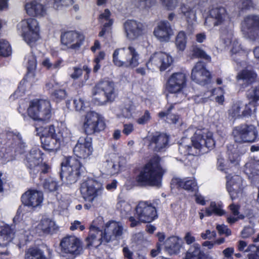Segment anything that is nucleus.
<instances>
[{
  "label": "nucleus",
  "instance_id": "obj_1",
  "mask_svg": "<svg viewBox=\"0 0 259 259\" xmlns=\"http://www.w3.org/2000/svg\"><path fill=\"white\" fill-rule=\"evenodd\" d=\"M189 141L188 138H183L179 145V152L184 156L197 155L198 150L200 151L204 148H211L214 145L212 133L206 130L197 129L195 131L191 140L193 147L187 144Z\"/></svg>",
  "mask_w": 259,
  "mask_h": 259
},
{
  "label": "nucleus",
  "instance_id": "obj_2",
  "mask_svg": "<svg viewBox=\"0 0 259 259\" xmlns=\"http://www.w3.org/2000/svg\"><path fill=\"white\" fill-rule=\"evenodd\" d=\"M42 136L41 141L44 149L49 151H55L70 141L72 134L65 126L55 129L53 125H50L44 128Z\"/></svg>",
  "mask_w": 259,
  "mask_h": 259
},
{
  "label": "nucleus",
  "instance_id": "obj_3",
  "mask_svg": "<svg viewBox=\"0 0 259 259\" xmlns=\"http://www.w3.org/2000/svg\"><path fill=\"white\" fill-rule=\"evenodd\" d=\"M103 190L102 184L92 179H87L81 183L80 192L85 201L84 205L85 209L89 210L102 205Z\"/></svg>",
  "mask_w": 259,
  "mask_h": 259
},
{
  "label": "nucleus",
  "instance_id": "obj_4",
  "mask_svg": "<svg viewBox=\"0 0 259 259\" xmlns=\"http://www.w3.org/2000/svg\"><path fill=\"white\" fill-rule=\"evenodd\" d=\"M163 174L160 158L155 156L142 168L137 177V181L141 185L159 187Z\"/></svg>",
  "mask_w": 259,
  "mask_h": 259
},
{
  "label": "nucleus",
  "instance_id": "obj_5",
  "mask_svg": "<svg viewBox=\"0 0 259 259\" xmlns=\"http://www.w3.org/2000/svg\"><path fill=\"white\" fill-rule=\"evenodd\" d=\"M140 54L133 45L116 49L113 54L114 64L119 67L135 68L140 64Z\"/></svg>",
  "mask_w": 259,
  "mask_h": 259
},
{
  "label": "nucleus",
  "instance_id": "obj_6",
  "mask_svg": "<svg viewBox=\"0 0 259 259\" xmlns=\"http://www.w3.org/2000/svg\"><path fill=\"white\" fill-rule=\"evenodd\" d=\"M135 217L130 216L128 218L131 227H136L141 223H150L157 218L156 209L149 201H140L135 207Z\"/></svg>",
  "mask_w": 259,
  "mask_h": 259
},
{
  "label": "nucleus",
  "instance_id": "obj_7",
  "mask_svg": "<svg viewBox=\"0 0 259 259\" xmlns=\"http://www.w3.org/2000/svg\"><path fill=\"white\" fill-rule=\"evenodd\" d=\"M187 85L186 75L182 72L172 73L167 79L165 89L166 92L175 98V103L180 102L186 96L184 90Z\"/></svg>",
  "mask_w": 259,
  "mask_h": 259
},
{
  "label": "nucleus",
  "instance_id": "obj_8",
  "mask_svg": "<svg viewBox=\"0 0 259 259\" xmlns=\"http://www.w3.org/2000/svg\"><path fill=\"white\" fill-rule=\"evenodd\" d=\"M28 115L34 120L45 123L52 117L50 102L47 100H34L31 102L27 110Z\"/></svg>",
  "mask_w": 259,
  "mask_h": 259
},
{
  "label": "nucleus",
  "instance_id": "obj_9",
  "mask_svg": "<svg viewBox=\"0 0 259 259\" xmlns=\"http://www.w3.org/2000/svg\"><path fill=\"white\" fill-rule=\"evenodd\" d=\"M61 253L68 257L67 259H74L82 253L83 247L81 239L75 235H67L60 242Z\"/></svg>",
  "mask_w": 259,
  "mask_h": 259
},
{
  "label": "nucleus",
  "instance_id": "obj_10",
  "mask_svg": "<svg viewBox=\"0 0 259 259\" xmlns=\"http://www.w3.org/2000/svg\"><path fill=\"white\" fill-rule=\"evenodd\" d=\"M114 93L113 82L109 80H102L93 89V102L98 105H104L113 99Z\"/></svg>",
  "mask_w": 259,
  "mask_h": 259
},
{
  "label": "nucleus",
  "instance_id": "obj_11",
  "mask_svg": "<svg viewBox=\"0 0 259 259\" xmlns=\"http://www.w3.org/2000/svg\"><path fill=\"white\" fill-rule=\"evenodd\" d=\"M83 169V166L77 159L70 157L62 163L61 177L65 178L68 184H71L77 181Z\"/></svg>",
  "mask_w": 259,
  "mask_h": 259
},
{
  "label": "nucleus",
  "instance_id": "obj_12",
  "mask_svg": "<svg viewBox=\"0 0 259 259\" xmlns=\"http://www.w3.org/2000/svg\"><path fill=\"white\" fill-rule=\"evenodd\" d=\"M17 28L21 30L25 41L30 46L39 37V23L34 18H29L22 20L17 25Z\"/></svg>",
  "mask_w": 259,
  "mask_h": 259
},
{
  "label": "nucleus",
  "instance_id": "obj_13",
  "mask_svg": "<svg viewBox=\"0 0 259 259\" xmlns=\"http://www.w3.org/2000/svg\"><path fill=\"white\" fill-rule=\"evenodd\" d=\"M163 7L168 11L175 10L178 6L180 7L178 10V14L181 18L185 19L188 23H192L195 21L196 12L194 8L182 4V0H160Z\"/></svg>",
  "mask_w": 259,
  "mask_h": 259
},
{
  "label": "nucleus",
  "instance_id": "obj_14",
  "mask_svg": "<svg viewBox=\"0 0 259 259\" xmlns=\"http://www.w3.org/2000/svg\"><path fill=\"white\" fill-rule=\"evenodd\" d=\"M234 140L238 143H251L255 141L258 132L253 125L243 124L236 127L233 131Z\"/></svg>",
  "mask_w": 259,
  "mask_h": 259
},
{
  "label": "nucleus",
  "instance_id": "obj_15",
  "mask_svg": "<svg viewBox=\"0 0 259 259\" xmlns=\"http://www.w3.org/2000/svg\"><path fill=\"white\" fill-rule=\"evenodd\" d=\"M230 20L226 9L222 7L212 8L204 24L209 27L228 25Z\"/></svg>",
  "mask_w": 259,
  "mask_h": 259
},
{
  "label": "nucleus",
  "instance_id": "obj_16",
  "mask_svg": "<svg viewBox=\"0 0 259 259\" xmlns=\"http://www.w3.org/2000/svg\"><path fill=\"white\" fill-rule=\"evenodd\" d=\"M172 57L164 52H157L151 56L146 66L148 69L152 70H159L163 71L168 68L172 63Z\"/></svg>",
  "mask_w": 259,
  "mask_h": 259
},
{
  "label": "nucleus",
  "instance_id": "obj_17",
  "mask_svg": "<svg viewBox=\"0 0 259 259\" xmlns=\"http://www.w3.org/2000/svg\"><path fill=\"white\" fill-rule=\"evenodd\" d=\"M241 29L251 40L259 39V15L250 14L245 16L241 23Z\"/></svg>",
  "mask_w": 259,
  "mask_h": 259
},
{
  "label": "nucleus",
  "instance_id": "obj_18",
  "mask_svg": "<svg viewBox=\"0 0 259 259\" xmlns=\"http://www.w3.org/2000/svg\"><path fill=\"white\" fill-rule=\"evenodd\" d=\"M255 105L251 102L244 104L241 101L233 103L228 111L229 115L234 118L248 117L256 112Z\"/></svg>",
  "mask_w": 259,
  "mask_h": 259
},
{
  "label": "nucleus",
  "instance_id": "obj_19",
  "mask_svg": "<svg viewBox=\"0 0 259 259\" xmlns=\"http://www.w3.org/2000/svg\"><path fill=\"white\" fill-rule=\"evenodd\" d=\"M105 127L104 122L98 113L95 112L87 113L82 126L83 130L87 135H92L99 132L103 130Z\"/></svg>",
  "mask_w": 259,
  "mask_h": 259
},
{
  "label": "nucleus",
  "instance_id": "obj_20",
  "mask_svg": "<svg viewBox=\"0 0 259 259\" xmlns=\"http://www.w3.org/2000/svg\"><path fill=\"white\" fill-rule=\"evenodd\" d=\"M124 231L125 230L121 223L113 221L107 222L103 232L105 243L120 239Z\"/></svg>",
  "mask_w": 259,
  "mask_h": 259
},
{
  "label": "nucleus",
  "instance_id": "obj_21",
  "mask_svg": "<svg viewBox=\"0 0 259 259\" xmlns=\"http://www.w3.org/2000/svg\"><path fill=\"white\" fill-rule=\"evenodd\" d=\"M93 152L92 139L87 136L80 137L73 148L74 155L82 159L89 158Z\"/></svg>",
  "mask_w": 259,
  "mask_h": 259
},
{
  "label": "nucleus",
  "instance_id": "obj_22",
  "mask_svg": "<svg viewBox=\"0 0 259 259\" xmlns=\"http://www.w3.org/2000/svg\"><path fill=\"white\" fill-rule=\"evenodd\" d=\"M125 36L128 40H135L142 36L145 32V26L140 22L127 20L123 24Z\"/></svg>",
  "mask_w": 259,
  "mask_h": 259
},
{
  "label": "nucleus",
  "instance_id": "obj_23",
  "mask_svg": "<svg viewBox=\"0 0 259 259\" xmlns=\"http://www.w3.org/2000/svg\"><path fill=\"white\" fill-rule=\"evenodd\" d=\"M191 78L196 83L203 85L210 81L211 75L204 63L198 62L192 69Z\"/></svg>",
  "mask_w": 259,
  "mask_h": 259
},
{
  "label": "nucleus",
  "instance_id": "obj_24",
  "mask_svg": "<svg viewBox=\"0 0 259 259\" xmlns=\"http://www.w3.org/2000/svg\"><path fill=\"white\" fill-rule=\"evenodd\" d=\"M41 153L37 148L30 150L26 157V165L29 169V173L33 177L40 171V164L42 162Z\"/></svg>",
  "mask_w": 259,
  "mask_h": 259
},
{
  "label": "nucleus",
  "instance_id": "obj_25",
  "mask_svg": "<svg viewBox=\"0 0 259 259\" xmlns=\"http://www.w3.org/2000/svg\"><path fill=\"white\" fill-rule=\"evenodd\" d=\"M26 13L30 16L41 18L48 13L47 7L41 0H32L24 5Z\"/></svg>",
  "mask_w": 259,
  "mask_h": 259
},
{
  "label": "nucleus",
  "instance_id": "obj_26",
  "mask_svg": "<svg viewBox=\"0 0 259 259\" xmlns=\"http://www.w3.org/2000/svg\"><path fill=\"white\" fill-rule=\"evenodd\" d=\"M83 40L84 36L76 31H67L61 36L62 43L68 48L73 50L79 49Z\"/></svg>",
  "mask_w": 259,
  "mask_h": 259
},
{
  "label": "nucleus",
  "instance_id": "obj_27",
  "mask_svg": "<svg viewBox=\"0 0 259 259\" xmlns=\"http://www.w3.org/2000/svg\"><path fill=\"white\" fill-rule=\"evenodd\" d=\"M153 34L161 42H168L173 35L174 32L170 24L167 21H161L154 28Z\"/></svg>",
  "mask_w": 259,
  "mask_h": 259
},
{
  "label": "nucleus",
  "instance_id": "obj_28",
  "mask_svg": "<svg viewBox=\"0 0 259 259\" xmlns=\"http://www.w3.org/2000/svg\"><path fill=\"white\" fill-rule=\"evenodd\" d=\"M21 199L24 205L36 208L41 205L44 200L43 194L40 191L30 190L22 195Z\"/></svg>",
  "mask_w": 259,
  "mask_h": 259
},
{
  "label": "nucleus",
  "instance_id": "obj_29",
  "mask_svg": "<svg viewBox=\"0 0 259 259\" xmlns=\"http://www.w3.org/2000/svg\"><path fill=\"white\" fill-rule=\"evenodd\" d=\"M226 187L232 200L236 198L242 189V180L238 175L226 176Z\"/></svg>",
  "mask_w": 259,
  "mask_h": 259
},
{
  "label": "nucleus",
  "instance_id": "obj_30",
  "mask_svg": "<svg viewBox=\"0 0 259 259\" xmlns=\"http://www.w3.org/2000/svg\"><path fill=\"white\" fill-rule=\"evenodd\" d=\"M103 232L94 225H92L88 236L86 238L87 246L88 247H97L103 243H105Z\"/></svg>",
  "mask_w": 259,
  "mask_h": 259
},
{
  "label": "nucleus",
  "instance_id": "obj_31",
  "mask_svg": "<svg viewBox=\"0 0 259 259\" xmlns=\"http://www.w3.org/2000/svg\"><path fill=\"white\" fill-rule=\"evenodd\" d=\"M222 37L224 44L227 46H230L232 54L240 53L242 51V47L237 39L234 36L233 31L232 28L222 32Z\"/></svg>",
  "mask_w": 259,
  "mask_h": 259
},
{
  "label": "nucleus",
  "instance_id": "obj_32",
  "mask_svg": "<svg viewBox=\"0 0 259 259\" xmlns=\"http://www.w3.org/2000/svg\"><path fill=\"white\" fill-rule=\"evenodd\" d=\"M169 137L163 133L154 134L150 140L149 147L155 151L164 150L168 146Z\"/></svg>",
  "mask_w": 259,
  "mask_h": 259
},
{
  "label": "nucleus",
  "instance_id": "obj_33",
  "mask_svg": "<svg viewBox=\"0 0 259 259\" xmlns=\"http://www.w3.org/2000/svg\"><path fill=\"white\" fill-rule=\"evenodd\" d=\"M121 161H123V159L115 154L109 155L104 163L107 172L111 175L118 173L122 166Z\"/></svg>",
  "mask_w": 259,
  "mask_h": 259
},
{
  "label": "nucleus",
  "instance_id": "obj_34",
  "mask_svg": "<svg viewBox=\"0 0 259 259\" xmlns=\"http://www.w3.org/2000/svg\"><path fill=\"white\" fill-rule=\"evenodd\" d=\"M256 73L251 69H244L238 73L237 76L238 81H242L244 85L242 88H245L249 84L252 83L256 79Z\"/></svg>",
  "mask_w": 259,
  "mask_h": 259
},
{
  "label": "nucleus",
  "instance_id": "obj_35",
  "mask_svg": "<svg viewBox=\"0 0 259 259\" xmlns=\"http://www.w3.org/2000/svg\"><path fill=\"white\" fill-rule=\"evenodd\" d=\"M24 63L28 71L26 78L28 81H31L34 75L33 71L37 66L36 58L32 52H29L25 55Z\"/></svg>",
  "mask_w": 259,
  "mask_h": 259
},
{
  "label": "nucleus",
  "instance_id": "obj_36",
  "mask_svg": "<svg viewBox=\"0 0 259 259\" xmlns=\"http://www.w3.org/2000/svg\"><path fill=\"white\" fill-rule=\"evenodd\" d=\"M244 172L250 179L259 176V159L250 158L245 165Z\"/></svg>",
  "mask_w": 259,
  "mask_h": 259
},
{
  "label": "nucleus",
  "instance_id": "obj_37",
  "mask_svg": "<svg viewBox=\"0 0 259 259\" xmlns=\"http://www.w3.org/2000/svg\"><path fill=\"white\" fill-rule=\"evenodd\" d=\"M181 239L176 236H171L164 242L166 251L170 255L177 254L180 252Z\"/></svg>",
  "mask_w": 259,
  "mask_h": 259
},
{
  "label": "nucleus",
  "instance_id": "obj_38",
  "mask_svg": "<svg viewBox=\"0 0 259 259\" xmlns=\"http://www.w3.org/2000/svg\"><path fill=\"white\" fill-rule=\"evenodd\" d=\"M14 233L8 225L0 226V246H7L14 238Z\"/></svg>",
  "mask_w": 259,
  "mask_h": 259
},
{
  "label": "nucleus",
  "instance_id": "obj_39",
  "mask_svg": "<svg viewBox=\"0 0 259 259\" xmlns=\"http://www.w3.org/2000/svg\"><path fill=\"white\" fill-rule=\"evenodd\" d=\"M171 184L189 191H194L197 189V183L194 179L175 178L172 180Z\"/></svg>",
  "mask_w": 259,
  "mask_h": 259
},
{
  "label": "nucleus",
  "instance_id": "obj_40",
  "mask_svg": "<svg viewBox=\"0 0 259 259\" xmlns=\"http://www.w3.org/2000/svg\"><path fill=\"white\" fill-rule=\"evenodd\" d=\"M116 208L123 217H127L131 214L133 207L131 203L123 199H119L116 204Z\"/></svg>",
  "mask_w": 259,
  "mask_h": 259
},
{
  "label": "nucleus",
  "instance_id": "obj_41",
  "mask_svg": "<svg viewBox=\"0 0 259 259\" xmlns=\"http://www.w3.org/2000/svg\"><path fill=\"white\" fill-rule=\"evenodd\" d=\"M187 38L184 31H179L176 36L175 46L178 52H184L186 48Z\"/></svg>",
  "mask_w": 259,
  "mask_h": 259
},
{
  "label": "nucleus",
  "instance_id": "obj_42",
  "mask_svg": "<svg viewBox=\"0 0 259 259\" xmlns=\"http://www.w3.org/2000/svg\"><path fill=\"white\" fill-rule=\"evenodd\" d=\"M183 259H201V251L199 244H193L187 250Z\"/></svg>",
  "mask_w": 259,
  "mask_h": 259
},
{
  "label": "nucleus",
  "instance_id": "obj_43",
  "mask_svg": "<svg viewBox=\"0 0 259 259\" xmlns=\"http://www.w3.org/2000/svg\"><path fill=\"white\" fill-rule=\"evenodd\" d=\"M174 106L171 105L169 108L165 111H161L158 113V116L160 118L166 117L168 122L176 123L179 122L180 117L176 114H172L171 110Z\"/></svg>",
  "mask_w": 259,
  "mask_h": 259
},
{
  "label": "nucleus",
  "instance_id": "obj_44",
  "mask_svg": "<svg viewBox=\"0 0 259 259\" xmlns=\"http://www.w3.org/2000/svg\"><path fill=\"white\" fill-rule=\"evenodd\" d=\"M25 259H48L44 252L35 248H30L25 251Z\"/></svg>",
  "mask_w": 259,
  "mask_h": 259
},
{
  "label": "nucleus",
  "instance_id": "obj_45",
  "mask_svg": "<svg viewBox=\"0 0 259 259\" xmlns=\"http://www.w3.org/2000/svg\"><path fill=\"white\" fill-rule=\"evenodd\" d=\"M205 213L207 216H210L213 213L221 216L225 214V211L223 209L222 205L211 202L209 207L205 208Z\"/></svg>",
  "mask_w": 259,
  "mask_h": 259
},
{
  "label": "nucleus",
  "instance_id": "obj_46",
  "mask_svg": "<svg viewBox=\"0 0 259 259\" xmlns=\"http://www.w3.org/2000/svg\"><path fill=\"white\" fill-rule=\"evenodd\" d=\"M55 226L54 222L49 219H42L38 225V229L42 231L45 233H49L54 230Z\"/></svg>",
  "mask_w": 259,
  "mask_h": 259
},
{
  "label": "nucleus",
  "instance_id": "obj_47",
  "mask_svg": "<svg viewBox=\"0 0 259 259\" xmlns=\"http://www.w3.org/2000/svg\"><path fill=\"white\" fill-rule=\"evenodd\" d=\"M12 53V48L9 42L5 39L0 40V56L7 57Z\"/></svg>",
  "mask_w": 259,
  "mask_h": 259
},
{
  "label": "nucleus",
  "instance_id": "obj_48",
  "mask_svg": "<svg viewBox=\"0 0 259 259\" xmlns=\"http://www.w3.org/2000/svg\"><path fill=\"white\" fill-rule=\"evenodd\" d=\"M192 58H201L206 60H210V57L202 49L197 46H193L191 48Z\"/></svg>",
  "mask_w": 259,
  "mask_h": 259
},
{
  "label": "nucleus",
  "instance_id": "obj_49",
  "mask_svg": "<svg viewBox=\"0 0 259 259\" xmlns=\"http://www.w3.org/2000/svg\"><path fill=\"white\" fill-rule=\"evenodd\" d=\"M43 187L46 191L53 192L58 189L59 185L55 179L49 178L45 180Z\"/></svg>",
  "mask_w": 259,
  "mask_h": 259
},
{
  "label": "nucleus",
  "instance_id": "obj_50",
  "mask_svg": "<svg viewBox=\"0 0 259 259\" xmlns=\"http://www.w3.org/2000/svg\"><path fill=\"white\" fill-rule=\"evenodd\" d=\"M136 110V106L133 103H130L126 105L122 109L121 114L123 117L126 118H130L132 117L133 114Z\"/></svg>",
  "mask_w": 259,
  "mask_h": 259
},
{
  "label": "nucleus",
  "instance_id": "obj_51",
  "mask_svg": "<svg viewBox=\"0 0 259 259\" xmlns=\"http://www.w3.org/2000/svg\"><path fill=\"white\" fill-rule=\"evenodd\" d=\"M247 97L250 102L253 103L255 105V102L259 100V87L253 88L247 93Z\"/></svg>",
  "mask_w": 259,
  "mask_h": 259
},
{
  "label": "nucleus",
  "instance_id": "obj_52",
  "mask_svg": "<svg viewBox=\"0 0 259 259\" xmlns=\"http://www.w3.org/2000/svg\"><path fill=\"white\" fill-rule=\"evenodd\" d=\"M246 252H249L248 259H259V248L252 244L247 247Z\"/></svg>",
  "mask_w": 259,
  "mask_h": 259
},
{
  "label": "nucleus",
  "instance_id": "obj_53",
  "mask_svg": "<svg viewBox=\"0 0 259 259\" xmlns=\"http://www.w3.org/2000/svg\"><path fill=\"white\" fill-rule=\"evenodd\" d=\"M53 7L56 9H59L63 7H69L74 3L73 0H52Z\"/></svg>",
  "mask_w": 259,
  "mask_h": 259
},
{
  "label": "nucleus",
  "instance_id": "obj_54",
  "mask_svg": "<svg viewBox=\"0 0 259 259\" xmlns=\"http://www.w3.org/2000/svg\"><path fill=\"white\" fill-rule=\"evenodd\" d=\"M14 151L10 149L6 150L5 153H3V155L0 154V160L2 163H6L12 160L14 158Z\"/></svg>",
  "mask_w": 259,
  "mask_h": 259
},
{
  "label": "nucleus",
  "instance_id": "obj_55",
  "mask_svg": "<svg viewBox=\"0 0 259 259\" xmlns=\"http://www.w3.org/2000/svg\"><path fill=\"white\" fill-rule=\"evenodd\" d=\"M53 98L57 102L64 99L66 97V93L64 90H56L52 93Z\"/></svg>",
  "mask_w": 259,
  "mask_h": 259
},
{
  "label": "nucleus",
  "instance_id": "obj_56",
  "mask_svg": "<svg viewBox=\"0 0 259 259\" xmlns=\"http://www.w3.org/2000/svg\"><path fill=\"white\" fill-rule=\"evenodd\" d=\"M134 3L137 7L148 8L154 4V0H134Z\"/></svg>",
  "mask_w": 259,
  "mask_h": 259
},
{
  "label": "nucleus",
  "instance_id": "obj_57",
  "mask_svg": "<svg viewBox=\"0 0 259 259\" xmlns=\"http://www.w3.org/2000/svg\"><path fill=\"white\" fill-rule=\"evenodd\" d=\"M150 119V113L148 110H146L144 114L137 119V122L139 124H145L147 123Z\"/></svg>",
  "mask_w": 259,
  "mask_h": 259
},
{
  "label": "nucleus",
  "instance_id": "obj_58",
  "mask_svg": "<svg viewBox=\"0 0 259 259\" xmlns=\"http://www.w3.org/2000/svg\"><path fill=\"white\" fill-rule=\"evenodd\" d=\"M255 233L254 229L249 226L245 227L241 232V237L243 238H247L250 237Z\"/></svg>",
  "mask_w": 259,
  "mask_h": 259
},
{
  "label": "nucleus",
  "instance_id": "obj_59",
  "mask_svg": "<svg viewBox=\"0 0 259 259\" xmlns=\"http://www.w3.org/2000/svg\"><path fill=\"white\" fill-rule=\"evenodd\" d=\"M216 228L220 235L225 234L226 236L231 235V231L225 225H218Z\"/></svg>",
  "mask_w": 259,
  "mask_h": 259
},
{
  "label": "nucleus",
  "instance_id": "obj_60",
  "mask_svg": "<svg viewBox=\"0 0 259 259\" xmlns=\"http://www.w3.org/2000/svg\"><path fill=\"white\" fill-rule=\"evenodd\" d=\"M110 12L108 9L105 10L104 12L101 14L99 16V21L102 23L108 22L109 20H113L110 18Z\"/></svg>",
  "mask_w": 259,
  "mask_h": 259
},
{
  "label": "nucleus",
  "instance_id": "obj_61",
  "mask_svg": "<svg viewBox=\"0 0 259 259\" xmlns=\"http://www.w3.org/2000/svg\"><path fill=\"white\" fill-rule=\"evenodd\" d=\"M219 92H223V88L222 87H219L218 88L213 89L209 91H207L206 92L204 93L203 96L204 99L209 98L213 96L218 95Z\"/></svg>",
  "mask_w": 259,
  "mask_h": 259
},
{
  "label": "nucleus",
  "instance_id": "obj_62",
  "mask_svg": "<svg viewBox=\"0 0 259 259\" xmlns=\"http://www.w3.org/2000/svg\"><path fill=\"white\" fill-rule=\"evenodd\" d=\"M113 23V20H109L108 22L105 23L102 30L99 32V36L103 37L106 32H109L110 30V27L112 26Z\"/></svg>",
  "mask_w": 259,
  "mask_h": 259
},
{
  "label": "nucleus",
  "instance_id": "obj_63",
  "mask_svg": "<svg viewBox=\"0 0 259 259\" xmlns=\"http://www.w3.org/2000/svg\"><path fill=\"white\" fill-rule=\"evenodd\" d=\"M184 240H185L186 244L188 245H190L192 244L195 241V238L191 232H187L184 237Z\"/></svg>",
  "mask_w": 259,
  "mask_h": 259
},
{
  "label": "nucleus",
  "instance_id": "obj_64",
  "mask_svg": "<svg viewBox=\"0 0 259 259\" xmlns=\"http://www.w3.org/2000/svg\"><path fill=\"white\" fill-rule=\"evenodd\" d=\"M74 107L77 111H80L83 109V101L80 98H76L74 100Z\"/></svg>",
  "mask_w": 259,
  "mask_h": 259
}]
</instances>
